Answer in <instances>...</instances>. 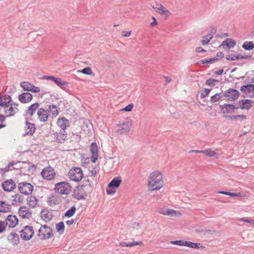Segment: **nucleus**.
<instances>
[{
    "label": "nucleus",
    "instance_id": "774afa93",
    "mask_svg": "<svg viewBox=\"0 0 254 254\" xmlns=\"http://www.w3.org/2000/svg\"><path fill=\"white\" fill-rule=\"evenodd\" d=\"M237 117H238V119L239 118L242 121H244L246 119V116L245 115H237Z\"/></svg>",
    "mask_w": 254,
    "mask_h": 254
},
{
    "label": "nucleus",
    "instance_id": "58836bf2",
    "mask_svg": "<svg viewBox=\"0 0 254 254\" xmlns=\"http://www.w3.org/2000/svg\"><path fill=\"white\" fill-rule=\"evenodd\" d=\"M56 229L58 232L62 234L64 231V224L63 222L61 221L56 224Z\"/></svg>",
    "mask_w": 254,
    "mask_h": 254
},
{
    "label": "nucleus",
    "instance_id": "dca6fc26",
    "mask_svg": "<svg viewBox=\"0 0 254 254\" xmlns=\"http://www.w3.org/2000/svg\"><path fill=\"white\" fill-rule=\"evenodd\" d=\"M90 152L92 154L91 159L93 163H95L98 157V147L96 142H92L90 145Z\"/></svg>",
    "mask_w": 254,
    "mask_h": 254
},
{
    "label": "nucleus",
    "instance_id": "7c9ffc66",
    "mask_svg": "<svg viewBox=\"0 0 254 254\" xmlns=\"http://www.w3.org/2000/svg\"><path fill=\"white\" fill-rule=\"evenodd\" d=\"M143 245V243L141 241L132 242L129 243L122 242L119 243V246L121 247H131L135 246H140Z\"/></svg>",
    "mask_w": 254,
    "mask_h": 254
},
{
    "label": "nucleus",
    "instance_id": "f3484780",
    "mask_svg": "<svg viewBox=\"0 0 254 254\" xmlns=\"http://www.w3.org/2000/svg\"><path fill=\"white\" fill-rule=\"evenodd\" d=\"M18 213L20 216L24 219H29L32 216L31 211L26 206L21 207L19 209Z\"/></svg>",
    "mask_w": 254,
    "mask_h": 254
},
{
    "label": "nucleus",
    "instance_id": "a19ab883",
    "mask_svg": "<svg viewBox=\"0 0 254 254\" xmlns=\"http://www.w3.org/2000/svg\"><path fill=\"white\" fill-rule=\"evenodd\" d=\"M222 97V96L220 93H216L210 98V101L213 103L219 101Z\"/></svg>",
    "mask_w": 254,
    "mask_h": 254
},
{
    "label": "nucleus",
    "instance_id": "412c9836",
    "mask_svg": "<svg viewBox=\"0 0 254 254\" xmlns=\"http://www.w3.org/2000/svg\"><path fill=\"white\" fill-rule=\"evenodd\" d=\"M37 115L39 120L42 122H45L48 120L49 116L47 110L43 108H40L38 110Z\"/></svg>",
    "mask_w": 254,
    "mask_h": 254
},
{
    "label": "nucleus",
    "instance_id": "6ab92c4d",
    "mask_svg": "<svg viewBox=\"0 0 254 254\" xmlns=\"http://www.w3.org/2000/svg\"><path fill=\"white\" fill-rule=\"evenodd\" d=\"M36 127L34 124L30 123L27 119L25 121V133L24 135H32L35 131Z\"/></svg>",
    "mask_w": 254,
    "mask_h": 254
},
{
    "label": "nucleus",
    "instance_id": "a878e982",
    "mask_svg": "<svg viewBox=\"0 0 254 254\" xmlns=\"http://www.w3.org/2000/svg\"><path fill=\"white\" fill-rule=\"evenodd\" d=\"M11 210L10 204L4 201H0V212L7 213Z\"/></svg>",
    "mask_w": 254,
    "mask_h": 254
},
{
    "label": "nucleus",
    "instance_id": "69168bd1",
    "mask_svg": "<svg viewBox=\"0 0 254 254\" xmlns=\"http://www.w3.org/2000/svg\"><path fill=\"white\" fill-rule=\"evenodd\" d=\"M216 57L221 59L224 57V54L222 52H219L217 53Z\"/></svg>",
    "mask_w": 254,
    "mask_h": 254
},
{
    "label": "nucleus",
    "instance_id": "2f4dec72",
    "mask_svg": "<svg viewBox=\"0 0 254 254\" xmlns=\"http://www.w3.org/2000/svg\"><path fill=\"white\" fill-rule=\"evenodd\" d=\"M27 201L28 205L32 208H34L36 206L38 201L36 197L33 195L28 197Z\"/></svg>",
    "mask_w": 254,
    "mask_h": 254
},
{
    "label": "nucleus",
    "instance_id": "72a5a7b5",
    "mask_svg": "<svg viewBox=\"0 0 254 254\" xmlns=\"http://www.w3.org/2000/svg\"><path fill=\"white\" fill-rule=\"evenodd\" d=\"M199 243L191 242L190 241H186L185 242V246H187L191 248L199 249L200 248H204L203 246H200Z\"/></svg>",
    "mask_w": 254,
    "mask_h": 254
},
{
    "label": "nucleus",
    "instance_id": "ea45409f",
    "mask_svg": "<svg viewBox=\"0 0 254 254\" xmlns=\"http://www.w3.org/2000/svg\"><path fill=\"white\" fill-rule=\"evenodd\" d=\"M203 38L204 39L201 41V43L203 45H206L208 44L209 41L212 39L213 36L211 34H208Z\"/></svg>",
    "mask_w": 254,
    "mask_h": 254
},
{
    "label": "nucleus",
    "instance_id": "6e6552de",
    "mask_svg": "<svg viewBox=\"0 0 254 254\" xmlns=\"http://www.w3.org/2000/svg\"><path fill=\"white\" fill-rule=\"evenodd\" d=\"M41 175L43 178L47 180H52L54 179L55 172L54 169L49 166L45 168L41 172Z\"/></svg>",
    "mask_w": 254,
    "mask_h": 254
},
{
    "label": "nucleus",
    "instance_id": "aec40b11",
    "mask_svg": "<svg viewBox=\"0 0 254 254\" xmlns=\"http://www.w3.org/2000/svg\"><path fill=\"white\" fill-rule=\"evenodd\" d=\"M32 98L33 95L28 92L22 93L18 96V100L23 104L30 102Z\"/></svg>",
    "mask_w": 254,
    "mask_h": 254
},
{
    "label": "nucleus",
    "instance_id": "4468645a",
    "mask_svg": "<svg viewBox=\"0 0 254 254\" xmlns=\"http://www.w3.org/2000/svg\"><path fill=\"white\" fill-rule=\"evenodd\" d=\"M130 123L128 122H125L122 124H118L119 127L117 132L120 134L127 133L130 130Z\"/></svg>",
    "mask_w": 254,
    "mask_h": 254
},
{
    "label": "nucleus",
    "instance_id": "f8f14e48",
    "mask_svg": "<svg viewBox=\"0 0 254 254\" xmlns=\"http://www.w3.org/2000/svg\"><path fill=\"white\" fill-rule=\"evenodd\" d=\"M5 223L6 226L9 228H13L15 227L18 223V219L15 215H9L5 220Z\"/></svg>",
    "mask_w": 254,
    "mask_h": 254
},
{
    "label": "nucleus",
    "instance_id": "4c0bfd02",
    "mask_svg": "<svg viewBox=\"0 0 254 254\" xmlns=\"http://www.w3.org/2000/svg\"><path fill=\"white\" fill-rule=\"evenodd\" d=\"M156 11L161 15L164 14L166 16H168L171 14V12L169 10L166 9L163 6L162 7L156 8Z\"/></svg>",
    "mask_w": 254,
    "mask_h": 254
},
{
    "label": "nucleus",
    "instance_id": "bf43d9fd",
    "mask_svg": "<svg viewBox=\"0 0 254 254\" xmlns=\"http://www.w3.org/2000/svg\"><path fill=\"white\" fill-rule=\"evenodd\" d=\"M152 8L156 11V8L162 7V5L160 3H155L154 4L151 5Z\"/></svg>",
    "mask_w": 254,
    "mask_h": 254
},
{
    "label": "nucleus",
    "instance_id": "bb28decb",
    "mask_svg": "<svg viewBox=\"0 0 254 254\" xmlns=\"http://www.w3.org/2000/svg\"><path fill=\"white\" fill-rule=\"evenodd\" d=\"M41 217L45 222H49L52 219L53 215L47 210L43 209L41 212Z\"/></svg>",
    "mask_w": 254,
    "mask_h": 254
},
{
    "label": "nucleus",
    "instance_id": "4be33fe9",
    "mask_svg": "<svg viewBox=\"0 0 254 254\" xmlns=\"http://www.w3.org/2000/svg\"><path fill=\"white\" fill-rule=\"evenodd\" d=\"M7 240L11 242L13 246H17L19 243V237L15 232H11L7 237Z\"/></svg>",
    "mask_w": 254,
    "mask_h": 254
},
{
    "label": "nucleus",
    "instance_id": "0e129e2a",
    "mask_svg": "<svg viewBox=\"0 0 254 254\" xmlns=\"http://www.w3.org/2000/svg\"><path fill=\"white\" fill-rule=\"evenodd\" d=\"M6 117L3 115H0V123H3L5 121Z\"/></svg>",
    "mask_w": 254,
    "mask_h": 254
},
{
    "label": "nucleus",
    "instance_id": "13d9d810",
    "mask_svg": "<svg viewBox=\"0 0 254 254\" xmlns=\"http://www.w3.org/2000/svg\"><path fill=\"white\" fill-rule=\"evenodd\" d=\"M116 190L114 189L109 188L108 187L106 190L108 194H113L115 192Z\"/></svg>",
    "mask_w": 254,
    "mask_h": 254
},
{
    "label": "nucleus",
    "instance_id": "c756f323",
    "mask_svg": "<svg viewBox=\"0 0 254 254\" xmlns=\"http://www.w3.org/2000/svg\"><path fill=\"white\" fill-rule=\"evenodd\" d=\"M236 44V42L235 40L231 38H227L222 42L220 47L226 46L228 48L230 49L234 47Z\"/></svg>",
    "mask_w": 254,
    "mask_h": 254
},
{
    "label": "nucleus",
    "instance_id": "ddd939ff",
    "mask_svg": "<svg viewBox=\"0 0 254 254\" xmlns=\"http://www.w3.org/2000/svg\"><path fill=\"white\" fill-rule=\"evenodd\" d=\"M3 190L5 191H11L16 187V184L13 180L9 179L4 181L1 184Z\"/></svg>",
    "mask_w": 254,
    "mask_h": 254
},
{
    "label": "nucleus",
    "instance_id": "1a4fd4ad",
    "mask_svg": "<svg viewBox=\"0 0 254 254\" xmlns=\"http://www.w3.org/2000/svg\"><path fill=\"white\" fill-rule=\"evenodd\" d=\"M224 95L227 100L232 101L238 99L240 94L236 89L230 88L224 92Z\"/></svg>",
    "mask_w": 254,
    "mask_h": 254
},
{
    "label": "nucleus",
    "instance_id": "052dcab7",
    "mask_svg": "<svg viewBox=\"0 0 254 254\" xmlns=\"http://www.w3.org/2000/svg\"><path fill=\"white\" fill-rule=\"evenodd\" d=\"M195 51L197 53H201V52H205L206 50H205L204 49H203L201 47H198L196 48Z\"/></svg>",
    "mask_w": 254,
    "mask_h": 254
},
{
    "label": "nucleus",
    "instance_id": "a18cd8bd",
    "mask_svg": "<svg viewBox=\"0 0 254 254\" xmlns=\"http://www.w3.org/2000/svg\"><path fill=\"white\" fill-rule=\"evenodd\" d=\"M218 60V59L217 57H214L211 58L209 59L204 60H202L201 62L203 64H213L215 62Z\"/></svg>",
    "mask_w": 254,
    "mask_h": 254
},
{
    "label": "nucleus",
    "instance_id": "c85d7f7f",
    "mask_svg": "<svg viewBox=\"0 0 254 254\" xmlns=\"http://www.w3.org/2000/svg\"><path fill=\"white\" fill-rule=\"evenodd\" d=\"M39 105H40L38 103H35L31 105L26 110V114L32 117L35 113V112L39 108Z\"/></svg>",
    "mask_w": 254,
    "mask_h": 254
},
{
    "label": "nucleus",
    "instance_id": "39448f33",
    "mask_svg": "<svg viewBox=\"0 0 254 254\" xmlns=\"http://www.w3.org/2000/svg\"><path fill=\"white\" fill-rule=\"evenodd\" d=\"M68 175L69 179L74 182L80 181L83 176L81 169L78 167L72 168L69 170Z\"/></svg>",
    "mask_w": 254,
    "mask_h": 254
},
{
    "label": "nucleus",
    "instance_id": "c9c22d12",
    "mask_svg": "<svg viewBox=\"0 0 254 254\" xmlns=\"http://www.w3.org/2000/svg\"><path fill=\"white\" fill-rule=\"evenodd\" d=\"M32 85L33 84L27 81H23L20 83V86L26 91H30Z\"/></svg>",
    "mask_w": 254,
    "mask_h": 254
},
{
    "label": "nucleus",
    "instance_id": "5fc2aeb1",
    "mask_svg": "<svg viewBox=\"0 0 254 254\" xmlns=\"http://www.w3.org/2000/svg\"><path fill=\"white\" fill-rule=\"evenodd\" d=\"M247 89V91L250 92L251 91H254V84H250L246 85Z\"/></svg>",
    "mask_w": 254,
    "mask_h": 254
},
{
    "label": "nucleus",
    "instance_id": "37998d69",
    "mask_svg": "<svg viewBox=\"0 0 254 254\" xmlns=\"http://www.w3.org/2000/svg\"><path fill=\"white\" fill-rule=\"evenodd\" d=\"M81 185L83 187H86V186L89 187L90 188V190L92 191L93 187L92 185V181H90L89 179L83 181L82 184Z\"/></svg>",
    "mask_w": 254,
    "mask_h": 254
},
{
    "label": "nucleus",
    "instance_id": "3c124183",
    "mask_svg": "<svg viewBox=\"0 0 254 254\" xmlns=\"http://www.w3.org/2000/svg\"><path fill=\"white\" fill-rule=\"evenodd\" d=\"M185 241H183V240H176V241H171V244H174V245H179V246H185Z\"/></svg>",
    "mask_w": 254,
    "mask_h": 254
},
{
    "label": "nucleus",
    "instance_id": "0eeeda50",
    "mask_svg": "<svg viewBox=\"0 0 254 254\" xmlns=\"http://www.w3.org/2000/svg\"><path fill=\"white\" fill-rule=\"evenodd\" d=\"M18 190L21 193L28 195L32 193L33 187L29 183L22 182L18 185Z\"/></svg>",
    "mask_w": 254,
    "mask_h": 254
},
{
    "label": "nucleus",
    "instance_id": "f03ea898",
    "mask_svg": "<svg viewBox=\"0 0 254 254\" xmlns=\"http://www.w3.org/2000/svg\"><path fill=\"white\" fill-rule=\"evenodd\" d=\"M91 192L92 191L90 190V188L89 187H83L82 185H80L76 187L73 193V196L77 200L85 199V196Z\"/></svg>",
    "mask_w": 254,
    "mask_h": 254
},
{
    "label": "nucleus",
    "instance_id": "79ce46f5",
    "mask_svg": "<svg viewBox=\"0 0 254 254\" xmlns=\"http://www.w3.org/2000/svg\"><path fill=\"white\" fill-rule=\"evenodd\" d=\"M218 193H220V194H223L229 195V196H232V197L241 196L240 193H234V192H230L226 191H218Z\"/></svg>",
    "mask_w": 254,
    "mask_h": 254
},
{
    "label": "nucleus",
    "instance_id": "a211bd4d",
    "mask_svg": "<svg viewBox=\"0 0 254 254\" xmlns=\"http://www.w3.org/2000/svg\"><path fill=\"white\" fill-rule=\"evenodd\" d=\"M43 79L51 80L60 87L67 86L68 83L66 81H63L61 78L53 76H44Z\"/></svg>",
    "mask_w": 254,
    "mask_h": 254
},
{
    "label": "nucleus",
    "instance_id": "e2e57ef3",
    "mask_svg": "<svg viewBox=\"0 0 254 254\" xmlns=\"http://www.w3.org/2000/svg\"><path fill=\"white\" fill-rule=\"evenodd\" d=\"M90 173L92 176H95L96 175V171L95 168H92L90 171Z\"/></svg>",
    "mask_w": 254,
    "mask_h": 254
},
{
    "label": "nucleus",
    "instance_id": "c03bdc74",
    "mask_svg": "<svg viewBox=\"0 0 254 254\" xmlns=\"http://www.w3.org/2000/svg\"><path fill=\"white\" fill-rule=\"evenodd\" d=\"M202 153L205 154L206 156L209 157H214L216 155L215 151L210 149L202 150Z\"/></svg>",
    "mask_w": 254,
    "mask_h": 254
},
{
    "label": "nucleus",
    "instance_id": "f704fd0d",
    "mask_svg": "<svg viewBox=\"0 0 254 254\" xmlns=\"http://www.w3.org/2000/svg\"><path fill=\"white\" fill-rule=\"evenodd\" d=\"M242 48L245 50L251 51L254 49V44L252 41H246L242 45Z\"/></svg>",
    "mask_w": 254,
    "mask_h": 254
},
{
    "label": "nucleus",
    "instance_id": "473e14b6",
    "mask_svg": "<svg viewBox=\"0 0 254 254\" xmlns=\"http://www.w3.org/2000/svg\"><path fill=\"white\" fill-rule=\"evenodd\" d=\"M12 197H13V199L12 200V204L13 205H18L22 203L23 199L19 194L16 193L12 196Z\"/></svg>",
    "mask_w": 254,
    "mask_h": 254
},
{
    "label": "nucleus",
    "instance_id": "e433bc0d",
    "mask_svg": "<svg viewBox=\"0 0 254 254\" xmlns=\"http://www.w3.org/2000/svg\"><path fill=\"white\" fill-rule=\"evenodd\" d=\"M76 209L75 206H72L64 213V216L67 218L72 217L74 214Z\"/></svg>",
    "mask_w": 254,
    "mask_h": 254
},
{
    "label": "nucleus",
    "instance_id": "8fccbe9b",
    "mask_svg": "<svg viewBox=\"0 0 254 254\" xmlns=\"http://www.w3.org/2000/svg\"><path fill=\"white\" fill-rule=\"evenodd\" d=\"M219 81L217 79L210 78L206 81L205 84L208 86H211L214 85V83L218 82Z\"/></svg>",
    "mask_w": 254,
    "mask_h": 254
},
{
    "label": "nucleus",
    "instance_id": "338daca9",
    "mask_svg": "<svg viewBox=\"0 0 254 254\" xmlns=\"http://www.w3.org/2000/svg\"><path fill=\"white\" fill-rule=\"evenodd\" d=\"M223 72V69H218V70H216L214 72V73L216 75H221V74H222Z\"/></svg>",
    "mask_w": 254,
    "mask_h": 254
},
{
    "label": "nucleus",
    "instance_id": "6e6d98bb",
    "mask_svg": "<svg viewBox=\"0 0 254 254\" xmlns=\"http://www.w3.org/2000/svg\"><path fill=\"white\" fill-rule=\"evenodd\" d=\"M30 91L34 93H38L40 91V88L39 87L35 86L33 84Z\"/></svg>",
    "mask_w": 254,
    "mask_h": 254
},
{
    "label": "nucleus",
    "instance_id": "2eb2a0df",
    "mask_svg": "<svg viewBox=\"0 0 254 254\" xmlns=\"http://www.w3.org/2000/svg\"><path fill=\"white\" fill-rule=\"evenodd\" d=\"M238 107H235L234 105L230 104H224L220 106L221 112L223 114L232 113L234 112L235 109H238Z\"/></svg>",
    "mask_w": 254,
    "mask_h": 254
},
{
    "label": "nucleus",
    "instance_id": "393cba45",
    "mask_svg": "<svg viewBox=\"0 0 254 254\" xmlns=\"http://www.w3.org/2000/svg\"><path fill=\"white\" fill-rule=\"evenodd\" d=\"M57 124L61 129H65L69 126V121L64 117L60 118L57 121Z\"/></svg>",
    "mask_w": 254,
    "mask_h": 254
},
{
    "label": "nucleus",
    "instance_id": "09e8293b",
    "mask_svg": "<svg viewBox=\"0 0 254 254\" xmlns=\"http://www.w3.org/2000/svg\"><path fill=\"white\" fill-rule=\"evenodd\" d=\"M226 59L229 61L238 60H239V55H227Z\"/></svg>",
    "mask_w": 254,
    "mask_h": 254
},
{
    "label": "nucleus",
    "instance_id": "cd10ccee",
    "mask_svg": "<svg viewBox=\"0 0 254 254\" xmlns=\"http://www.w3.org/2000/svg\"><path fill=\"white\" fill-rule=\"evenodd\" d=\"M252 100L249 99H243L239 101V104L240 105L241 109H250L252 107Z\"/></svg>",
    "mask_w": 254,
    "mask_h": 254
},
{
    "label": "nucleus",
    "instance_id": "b1692460",
    "mask_svg": "<svg viewBox=\"0 0 254 254\" xmlns=\"http://www.w3.org/2000/svg\"><path fill=\"white\" fill-rule=\"evenodd\" d=\"M122 182L121 177H115L108 184V187L111 189H117L119 187Z\"/></svg>",
    "mask_w": 254,
    "mask_h": 254
},
{
    "label": "nucleus",
    "instance_id": "4d7b16f0",
    "mask_svg": "<svg viewBox=\"0 0 254 254\" xmlns=\"http://www.w3.org/2000/svg\"><path fill=\"white\" fill-rule=\"evenodd\" d=\"M252 58V56L251 55H239V60L242 59H251Z\"/></svg>",
    "mask_w": 254,
    "mask_h": 254
},
{
    "label": "nucleus",
    "instance_id": "49530a36",
    "mask_svg": "<svg viewBox=\"0 0 254 254\" xmlns=\"http://www.w3.org/2000/svg\"><path fill=\"white\" fill-rule=\"evenodd\" d=\"M82 73L87 75H91L93 73L92 69L90 67H86L84 68L81 71Z\"/></svg>",
    "mask_w": 254,
    "mask_h": 254
},
{
    "label": "nucleus",
    "instance_id": "603ef678",
    "mask_svg": "<svg viewBox=\"0 0 254 254\" xmlns=\"http://www.w3.org/2000/svg\"><path fill=\"white\" fill-rule=\"evenodd\" d=\"M133 107V104L132 103H130L125 108L122 109V111H126V112H130Z\"/></svg>",
    "mask_w": 254,
    "mask_h": 254
},
{
    "label": "nucleus",
    "instance_id": "f257e3e1",
    "mask_svg": "<svg viewBox=\"0 0 254 254\" xmlns=\"http://www.w3.org/2000/svg\"><path fill=\"white\" fill-rule=\"evenodd\" d=\"M162 180V175L160 172H153L149 177L148 186L151 190H159L163 187Z\"/></svg>",
    "mask_w": 254,
    "mask_h": 254
},
{
    "label": "nucleus",
    "instance_id": "7ed1b4c3",
    "mask_svg": "<svg viewBox=\"0 0 254 254\" xmlns=\"http://www.w3.org/2000/svg\"><path fill=\"white\" fill-rule=\"evenodd\" d=\"M37 236L43 240L49 239L53 236L52 229L47 225H42L38 231Z\"/></svg>",
    "mask_w": 254,
    "mask_h": 254
},
{
    "label": "nucleus",
    "instance_id": "680f3d73",
    "mask_svg": "<svg viewBox=\"0 0 254 254\" xmlns=\"http://www.w3.org/2000/svg\"><path fill=\"white\" fill-rule=\"evenodd\" d=\"M131 31H123L122 35L124 37H129L130 35Z\"/></svg>",
    "mask_w": 254,
    "mask_h": 254
},
{
    "label": "nucleus",
    "instance_id": "9d476101",
    "mask_svg": "<svg viewBox=\"0 0 254 254\" xmlns=\"http://www.w3.org/2000/svg\"><path fill=\"white\" fill-rule=\"evenodd\" d=\"M3 112L6 118L7 117H14L19 112L18 109H16L10 105V103L3 107Z\"/></svg>",
    "mask_w": 254,
    "mask_h": 254
},
{
    "label": "nucleus",
    "instance_id": "423d86ee",
    "mask_svg": "<svg viewBox=\"0 0 254 254\" xmlns=\"http://www.w3.org/2000/svg\"><path fill=\"white\" fill-rule=\"evenodd\" d=\"M21 238L27 241L30 240L33 236L34 232L32 226H26L20 231Z\"/></svg>",
    "mask_w": 254,
    "mask_h": 254
},
{
    "label": "nucleus",
    "instance_id": "864d4df0",
    "mask_svg": "<svg viewBox=\"0 0 254 254\" xmlns=\"http://www.w3.org/2000/svg\"><path fill=\"white\" fill-rule=\"evenodd\" d=\"M6 224L5 221H0V233L3 232L6 229Z\"/></svg>",
    "mask_w": 254,
    "mask_h": 254
},
{
    "label": "nucleus",
    "instance_id": "5701e85b",
    "mask_svg": "<svg viewBox=\"0 0 254 254\" xmlns=\"http://www.w3.org/2000/svg\"><path fill=\"white\" fill-rule=\"evenodd\" d=\"M49 116L56 117L59 113V108L55 105H50L47 109Z\"/></svg>",
    "mask_w": 254,
    "mask_h": 254
},
{
    "label": "nucleus",
    "instance_id": "20e7f679",
    "mask_svg": "<svg viewBox=\"0 0 254 254\" xmlns=\"http://www.w3.org/2000/svg\"><path fill=\"white\" fill-rule=\"evenodd\" d=\"M70 185L66 182H62L55 185V191L61 194H67L70 191Z\"/></svg>",
    "mask_w": 254,
    "mask_h": 254
},
{
    "label": "nucleus",
    "instance_id": "9b49d317",
    "mask_svg": "<svg viewBox=\"0 0 254 254\" xmlns=\"http://www.w3.org/2000/svg\"><path fill=\"white\" fill-rule=\"evenodd\" d=\"M54 135L55 141L57 143H63L66 140L67 133L64 129H61L59 132H55Z\"/></svg>",
    "mask_w": 254,
    "mask_h": 254
},
{
    "label": "nucleus",
    "instance_id": "de8ad7c7",
    "mask_svg": "<svg viewBox=\"0 0 254 254\" xmlns=\"http://www.w3.org/2000/svg\"><path fill=\"white\" fill-rule=\"evenodd\" d=\"M211 89H207L204 88V89L202 90L200 96L202 98L206 97L210 92Z\"/></svg>",
    "mask_w": 254,
    "mask_h": 254
}]
</instances>
